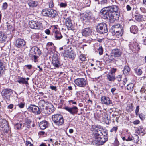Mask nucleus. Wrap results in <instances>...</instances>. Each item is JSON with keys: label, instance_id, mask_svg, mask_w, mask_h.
Segmentation results:
<instances>
[{"label": "nucleus", "instance_id": "40", "mask_svg": "<svg viewBox=\"0 0 146 146\" xmlns=\"http://www.w3.org/2000/svg\"><path fill=\"white\" fill-rule=\"evenodd\" d=\"M80 58L81 61H84L86 60V58L83 55H82L80 56Z\"/></svg>", "mask_w": 146, "mask_h": 146}, {"label": "nucleus", "instance_id": "17", "mask_svg": "<svg viewBox=\"0 0 146 146\" xmlns=\"http://www.w3.org/2000/svg\"><path fill=\"white\" fill-rule=\"evenodd\" d=\"M25 43L26 42L23 39L18 38L16 41L15 46L19 48H22L25 46Z\"/></svg>", "mask_w": 146, "mask_h": 146}, {"label": "nucleus", "instance_id": "55", "mask_svg": "<svg viewBox=\"0 0 146 146\" xmlns=\"http://www.w3.org/2000/svg\"><path fill=\"white\" fill-rule=\"evenodd\" d=\"M140 121L138 120H137L134 121L133 123L134 124H138L139 123Z\"/></svg>", "mask_w": 146, "mask_h": 146}, {"label": "nucleus", "instance_id": "2", "mask_svg": "<svg viewBox=\"0 0 146 146\" xmlns=\"http://www.w3.org/2000/svg\"><path fill=\"white\" fill-rule=\"evenodd\" d=\"M92 128L94 130L93 134L95 138L96 144L98 145H102L107 141V133L104 131L100 125H93Z\"/></svg>", "mask_w": 146, "mask_h": 146}, {"label": "nucleus", "instance_id": "23", "mask_svg": "<svg viewBox=\"0 0 146 146\" xmlns=\"http://www.w3.org/2000/svg\"><path fill=\"white\" fill-rule=\"evenodd\" d=\"M17 82L19 83L22 84H25L27 86V85H28L29 83L26 80V78L21 77H19L17 79Z\"/></svg>", "mask_w": 146, "mask_h": 146}, {"label": "nucleus", "instance_id": "14", "mask_svg": "<svg viewBox=\"0 0 146 146\" xmlns=\"http://www.w3.org/2000/svg\"><path fill=\"white\" fill-rule=\"evenodd\" d=\"M64 109L72 115L77 114L78 112V108L75 106H73V107H71L66 106L64 108Z\"/></svg>", "mask_w": 146, "mask_h": 146}, {"label": "nucleus", "instance_id": "60", "mask_svg": "<svg viewBox=\"0 0 146 146\" xmlns=\"http://www.w3.org/2000/svg\"><path fill=\"white\" fill-rule=\"evenodd\" d=\"M107 3V0H103L101 1V3L104 4Z\"/></svg>", "mask_w": 146, "mask_h": 146}, {"label": "nucleus", "instance_id": "32", "mask_svg": "<svg viewBox=\"0 0 146 146\" xmlns=\"http://www.w3.org/2000/svg\"><path fill=\"white\" fill-rule=\"evenodd\" d=\"M130 71V68L128 66H125L124 67L123 70V73L124 74L127 75V73H128Z\"/></svg>", "mask_w": 146, "mask_h": 146}, {"label": "nucleus", "instance_id": "63", "mask_svg": "<svg viewBox=\"0 0 146 146\" xmlns=\"http://www.w3.org/2000/svg\"><path fill=\"white\" fill-rule=\"evenodd\" d=\"M39 146H47L46 144L44 143H43L42 144H41Z\"/></svg>", "mask_w": 146, "mask_h": 146}, {"label": "nucleus", "instance_id": "18", "mask_svg": "<svg viewBox=\"0 0 146 146\" xmlns=\"http://www.w3.org/2000/svg\"><path fill=\"white\" fill-rule=\"evenodd\" d=\"M31 53L35 55L40 56L41 54V51L37 47L34 46L32 47L30 50Z\"/></svg>", "mask_w": 146, "mask_h": 146}, {"label": "nucleus", "instance_id": "35", "mask_svg": "<svg viewBox=\"0 0 146 146\" xmlns=\"http://www.w3.org/2000/svg\"><path fill=\"white\" fill-rule=\"evenodd\" d=\"M135 72L138 75H141L142 73V71L141 69L136 68L134 70Z\"/></svg>", "mask_w": 146, "mask_h": 146}, {"label": "nucleus", "instance_id": "36", "mask_svg": "<svg viewBox=\"0 0 146 146\" xmlns=\"http://www.w3.org/2000/svg\"><path fill=\"white\" fill-rule=\"evenodd\" d=\"M22 124L21 123H16L15 125V128L19 129L22 127Z\"/></svg>", "mask_w": 146, "mask_h": 146}, {"label": "nucleus", "instance_id": "34", "mask_svg": "<svg viewBox=\"0 0 146 146\" xmlns=\"http://www.w3.org/2000/svg\"><path fill=\"white\" fill-rule=\"evenodd\" d=\"M133 84L132 83H130L127 86V89L129 90H133Z\"/></svg>", "mask_w": 146, "mask_h": 146}, {"label": "nucleus", "instance_id": "21", "mask_svg": "<svg viewBox=\"0 0 146 146\" xmlns=\"http://www.w3.org/2000/svg\"><path fill=\"white\" fill-rule=\"evenodd\" d=\"M66 25L68 30H72L73 29L74 27L70 19L67 18L66 19Z\"/></svg>", "mask_w": 146, "mask_h": 146}, {"label": "nucleus", "instance_id": "56", "mask_svg": "<svg viewBox=\"0 0 146 146\" xmlns=\"http://www.w3.org/2000/svg\"><path fill=\"white\" fill-rule=\"evenodd\" d=\"M139 117H140V118L142 120H143L144 119V117L143 116V115L142 114H139Z\"/></svg>", "mask_w": 146, "mask_h": 146}, {"label": "nucleus", "instance_id": "30", "mask_svg": "<svg viewBox=\"0 0 146 146\" xmlns=\"http://www.w3.org/2000/svg\"><path fill=\"white\" fill-rule=\"evenodd\" d=\"M130 31L131 33L135 34L137 31V28L135 25H132L130 28Z\"/></svg>", "mask_w": 146, "mask_h": 146}, {"label": "nucleus", "instance_id": "19", "mask_svg": "<svg viewBox=\"0 0 146 146\" xmlns=\"http://www.w3.org/2000/svg\"><path fill=\"white\" fill-rule=\"evenodd\" d=\"M65 56L72 60L74 59L76 55L73 51L71 50L70 51L68 50L66 51H65Z\"/></svg>", "mask_w": 146, "mask_h": 146}, {"label": "nucleus", "instance_id": "13", "mask_svg": "<svg viewBox=\"0 0 146 146\" xmlns=\"http://www.w3.org/2000/svg\"><path fill=\"white\" fill-rule=\"evenodd\" d=\"M28 110L30 111L35 114L39 115L41 113V110L39 108L34 105H30L28 108Z\"/></svg>", "mask_w": 146, "mask_h": 146}, {"label": "nucleus", "instance_id": "15", "mask_svg": "<svg viewBox=\"0 0 146 146\" xmlns=\"http://www.w3.org/2000/svg\"><path fill=\"white\" fill-rule=\"evenodd\" d=\"M55 109L53 105L51 103H49L47 106H46L45 111V113H47L49 114L53 112L55 110Z\"/></svg>", "mask_w": 146, "mask_h": 146}, {"label": "nucleus", "instance_id": "62", "mask_svg": "<svg viewBox=\"0 0 146 146\" xmlns=\"http://www.w3.org/2000/svg\"><path fill=\"white\" fill-rule=\"evenodd\" d=\"M141 10L143 11L144 13H145L146 12V10L144 8H141Z\"/></svg>", "mask_w": 146, "mask_h": 146}, {"label": "nucleus", "instance_id": "24", "mask_svg": "<svg viewBox=\"0 0 146 146\" xmlns=\"http://www.w3.org/2000/svg\"><path fill=\"white\" fill-rule=\"evenodd\" d=\"M39 125L40 129L44 130L47 127L48 122L46 121H43L40 122Z\"/></svg>", "mask_w": 146, "mask_h": 146}, {"label": "nucleus", "instance_id": "31", "mask_svg": "<svg viewBox=\"0 0 146 146\" xmlns=\"http://www.w3.org/2000/svg\"><path fill=\"white\" fill-rule=\"evenodd\" d=\"M134 17L135 19L138 21H141L143 18V16L140 14L135 15Z\"/></svg>", "mask_w": 146, "mask_h": 146}, {"label": "nucleus", "instance_id": "58", "mask_svg": "<svg viewBox=\"0 0 146 146\" xmlns=\"http://www.w3.org/2000/svg\"><path fill=\"white\" fill-rule=\"evenodd\" d=\"M50 88L51 89H52V90H55V91L56 90V87L55 86H50Z\"/></svg>", "mask_w": 146, "mask_h": 146}, {"label": "nucleus", "instance_id": "27", "mask_svg": "<svg viewBox=\"0 0 146 146\" xmlns=\"http://www.w3.org/2000/svg\"><path fill=\"white\" fill-rule=\"evenodd\" d=\"M7 38L6 35L1 31H0V42H1L5 41Z\"/></svg>", "mask_w": 146, "mask_h": 146}, {"label": "nucleus", "instance_id": "64", "mask_svg": "<svg viewBox=\"0 0 146 146\" xmlns=\"http://www.w3.org/2000/svg\"><path fill=\"white\" fill-rule=\"evenodd\" d=\"M73 130L72 129H70L69 130V132L70 133H72L73 132Z\"/></svg>", "mask_w": 146, "mask_h": 146}, {"label": "nucleus", "instance_id": "11", "mask_svg": "<svg viewBox=\"0 0 146 146\" xmlns=\"http://www.w3.org/2000/svg\"><path fill=\"white\" fill-rule=\"evenodd\" d=\"M0 126L2 130L5 133H7L9 130V127L8 123L5 119H0Z\"/></svg>", "mask_w": 146, "mask_h": 146}, {"label": "nucleus", "instance_id": "38", "mask_svg": "<svg viewBox=\"0 0 146 146\" xmlns=\"http://www.w3.org/2000/svg\"><path fill=\"white\" fill-rule=\"evenodd\" d=\"M99 52V54L100 55H101L103 53V49L102 47L101 46L99 47V48L98 49Z\"/></svg>", "mask_w": 146, "mask_h": 146}, {"label": "nucleus", "instance_id": "46", "mask_svg": "<svg viewBox=\"0 0 146 146\" xmlns=\"http://www.w3.org/2000/svg\"><path fill=\"white\" fill-rule=\"evenodd\" d=\"M139 106H137L136 107V109L135 110V114L136 115H138V112L139 110Z\"/></svg>", "mask_w": 146, "mask_h": 146}, {"label": "nucleus", "instance_id": "59", "mask_svg": "<svg viewBox=\"0 0 146 146\" xmlns=\"http://www.w3.org/2000/svg\"><path fill=\"white\" fill-rule=\"evenodd\" d=\"M116 88H112L111 90V92L112 93H113L114 92Z\"/></svg>", "mask_w": 146, "mask_h": 146}, {"label": "nucleus", "instance_id": "28", "mask_svg": "<svg viewBox=\"0 0 146 146\" xmlns=\"http://www.w3.org/2000/svg\"><path fill=\"white\" fill-rule=\"evenodd\" d=\"M49 103L47 101H46L44 100H42L40 101L38 103L40 107H44L45 106H47Z\"/></svg>", "mask_w": 146, "mask_h": 146}, {"label": "nucleus", "instance_id": "3", "mask_svg": "<svg viewBox=\"0 0 146 146\" xmlns=\"http://www.w3.org/2000/svg\"><path fill=\"white\" fill-rule=\"evenodd\" d=\"M42 13L43 15L49 17L54 18L58 15V13L56 10L50 9H43Z\"/></svg>", "mask_w": 146, "mask_h": 146}, {"label": "nucleus", "instance_id": "29", "mask_svg": "<svg viewBox=\"0 0 146 146\" xmlns=\"http://www.w3.org/2000/svg\"><path fill=\"white\" fill-rule=\"evenodd\" d=\"M62 36L59 31H56L55 33V37L56 40H59L62 38Z\"/></svg>", "mask_w": 146, "mask_h": 146}, {"label": "nucleus", "instance_id": "47", "mask_svg": "<svg viewBox=\"0 0 146 146\" xmlns=\"http://www.w3.org/2000/svg\"><path fill=\"white\" fill-rule=\"evenodd\" d=\"M31 122L29 120H27V121H26L25 122V124L27 125V127H28L30 126V124L31 123Z\"/></svg>", "mask_w": 146, "mask_h": 146}, {"label": "nucleus", "instance_id": "50", "mask_svg": "<svg viewBox=\"0 0 146 146\" xmlns=\"http://www.w3.org/2000/svg\"><path fill=\"white\" fill-rule=\"evenodd\" d=\"M49 7L50 8H51L54 6L53 3L51 1L49 4Z\"/></svg>", "mask_w": 146, "mask_h": 146}, {"label": "nucleus", "instance_id": "4", "mask_svg": "<svg viewBox=\"0 0 146 146\" xmlns=\"http://www.w3.org/2000/svg\"><path fill=\"white\" fill-rule=\"evenodd\" d=\"M96 30L100 34L107 33L108 31L107 25L104 22L97 24L96 25Z\"/></svg>", "mask_w": 146, "mask_h": 146}, {"label": "nucleus", "instance_id": "33", "mask_svg": "<svg viewBox=\"0 0 146 146\" xmlns=\"http://www.w3.org/2000/svg\"><path fill=\"white\" fill-rule=\"evenodd\" d=\"M133 106L132 104H130L128 105L127 108V111L131 112L133 110Z\"/></svg>", "mask_w": 146, "mask_h": 146}, {"label": "nucleus", "instance_id": "8", "mask_svg": "<svg viewBox=\"0 0 146 146\" xmlns=\"http://www.w3.org/2000/svg\"><path fill=\"white\" fill-rule=\"evenodd\" d=\"M52 63L55 68H58L61 66L60 61L56 52L53 53L52 57Z\"/></svg>", "mask_w": 146, "mask_h": 146}, {"label": "nucleus", "instance_id": "54", "mask_svg": "<svg viewBox=\"0 0 146 146\" xmlns=\"http://www.w3.org/2000/svg\"><path fill=\"white\" fill-rule=\"evenodd\" d=\"M39 56H38L36 55H34L33 56V57H34V62H36L35 60L37 59V57H38Z\"/></svg>", "mask_w": 146, "mask_h": 146}, {"label": "nucleus", "instance_id": "41", "mask_svg": "<svg viewBox=\"0 0 146 146\" xmlns=\"http://www.w3.org/2000/svg\"><path fill=\"white\" fill-rule=\"evenodd\" d=\"M121 75H119L116 78H115V80H117L118 82H119L121 80Z\"/></svg>", "mask_w": 146, "mask_h": 146}, {"label": "nucleus", "instance_id": "53", "mask_svg": "<svg viewBox=\"0 0 146 146\" xmlns=\"http://www.w3.org/2000/svg\"><path fill=\"white\" fill-rule=\"evenodd\" d=\"M13 107V104H10L8 106V108L9 109H12Z\"/></svg>", "mask_w": 146, "mask_h": 146}, {"label": "nucleus", "instance_id": "51", "mask_svg": "<svg viewBox=\"0 0 146 146\" xmlns=\"http://www.w3.org/2000/svg\"><path fill=\"white\" fill-rule=\"evenodd\" d=\"M25 66L27 68L29 69H31L32 68V66L31 65H25Z\"/></svg>", "mask_w": 146, "mask_h": 146}, {"label": "nucleus", "instance_id": "7", "mask_svg": "<svg viewBox=\"0 0 146 146\" xmlns=\"http://www.w3.org/2000/svg\"><path fill=\"white\" fill-rule=\"evenodd\" d=\"M29 25L30 28L34 29H39L42 27V23L37 21H30L29 23Z\"/></svg>", "mask_w": 146, "mask_h": 146}, {"label": "nucleus", "instance_id": "61", "mask_svg": "<svg viewBox=\"0 0 146 146\" xmlns=\"http://www.w3.org/2000/svg\"><path fill=\"white\" fill-rule=\"evenodd\" d=\"M3 71V70L2 68H0V76L1 74L2 73Z\"/></svg>", "mask_w": 146, "mask_h": 146}, {"label": "nucleus", "instance_id": "45", "mask_svg": "<svg viewBox=\"0 0 146 146\" xmlns=\"http://www.w3.org/2000/svg\"><path fill=\"white\" fill-rule=\"evenodd\" d=\"M67 4L66 3H61L60 4V6L62 7H65L67 6Z\"/></svg>", "mask_w": 146, "mask_h": 146}, {"label": "nucleus", "instance_id": "1", "mask_svg": "<svg viewBox=\"0 0 146 146\" xmlns=\"http://www.w3.org/2000/svg\"><path fill=\"white\" fill-rule=\"evenodd\" d=\"M119 8L116 5H112L103 8L101 11L102 17L104 19L109 20L113 22L115 20L117 21L119 17Z\"/></svg>", "mask_w": 146, "mask_h": 146}, {"label": "nucleus", "instance_id": "48", "mask_svg": "<svg viewBox=\"0 0 146 146\" xmlns=\"http://www.w3.org/2000/svg\"><path fill=\"white\" fill-rule=\"evenodd\" d=\"M68 102L70 104H76L77 103L76 102H74L73 101V100H70L68 101Z\"/></svg>", "mask_w": 146, "mask_h": 146}, {"label": "nucleus", "instance_id": "22", "mask_svg": "<svg viewBox=\"0 0 146 146\" xmlns=\"http://www.w3.org/2000/svg\"><path fill=\"white\" fill-rule=\"evenodd\" d=\"M91 32V30L89 28H85L82 30V33L83 36H87L89 35Z\"/></svg>", "mask_w": 146, "mask_h": 146}, {"label": "nucleus", "instance_id": "16", "mask_svg": "<svg viewBox=\"0 0 146 146\" xmlns=\"http://www.w3.org/2000/svg\"><path fill=\"white\" fill-rule=\"evenodd\" d=\"M101 101L102 104L107 105H109L112 104L111 101L108 97L105 96L102 97L101 98Z\"/></svg>", "mask_w": 146, "mask_h": 146}, {"label": "nucleus", "instance_id": "39", "mask_svg": "<svg viewBox=\"0 0 146 146\" xmlns=\"http://www.w3.org/2000/svg\"><path fill=\"white\" fill-rule=\"evenodd\" d=\"M118 129V127H114L110 130V132H116Z\"/></svg>", "mask_w": 146, "mask_h": 146}, {"label": "nucleus", "instance_id": "12", "mask_svg": "<svg viewBox=\"0 0 146 146\" xmlns=\"http://www.w3.org/2000/svg\"><path fill=\"white\" fill-rule=\"evenodd\" d=\"M74 83L76 85L80 87H84L87 85V83L84 78H78L74 80Z\"/></svg>", "mask_w": 146, "mask_h": 146}, {"label": "nucleus", "instance_id": "9", "mask_svg": "<svg viewBox=\"0 0 146 146\" xmlns=\"http://www.w3.org/2000/svg\"><path fill=\"white\" fill-rule=\"evenodd\" d=\"M12 93L13 92L12 90L6 89H4L2 91L1 94L3 98L5 100H10V96Z\"/></svg>", "mask_w": 146, "mask_h": 146}, {"label": "nucleus", "instance_id": "6", "mask_svg": "<svg viewBox=\"0 0 146 146\" xmlns=\"http://www.w3.org/2000/svg\"><path fill=\"white\" fill-rule=\"evenodd\" d=\"M52 119L54 123L58 125H62L64 123L63 117L61 114H56L52 116Z\"/></svg>", "mask_w": 146, "mask_h": 146}, {"label": "nucleus", "instance_id": "20", "mask_svg": "<svg viewBox=\"0 0 146 146\" xmlns=\"http://www.w3.org/2000/svg\"><path fill=\"white\" fill-rule=\"evenodd\" d=\"M92 13L90 12L83 14L81 17V19L85 22L88 21L91 18Z\"/></svg>", "mask_w": 146, "mask_h": 146}, {"label": "nucleus", "instance_id": "57", "mask_svg": "<svg viewBox=\"0 0 146 146\" xmlns=\"http://www.w3.org/2000/svg\"><path fill=\"white\" fill-rule=\"evenodd\" d=\"M45 33L47 34H49L50 33V31L49 29H47L45 31Z\"/></svg>", "mask_w": 146, "mask_h": 146}, {"label": "nucleus", "instance_id": "42", "mask_svg": "<svg viewBox=\"0 0 146 146\" xmlns=\"http://www.w3.org/2000/svg\"><path fill=\"white\" fill-rule=\"evenodd\" d=\"M25 144L27 146H33V144H31V143L28 141H26Z\"/></svg>", "mask_w": 146, "mask_h": 146}, {"label": "nucleus", "instance_id": "49", "mask_svg": "<svg viewBox=\"0 0 146 146\" xmlns=\"http://www.w3.org/2000/svg\"><path fill=\"white\" fill-rule=\"evenodd\" d=\"M133 139V137H130V136H129L128 137V138L126 139V141H130L132 140Z\"/></svg>", "mask_w": 146, "mask_h": 146}, {"label": "nucleus", "instance_id": "10", "mask_svg": "<svg viewBox=\"0 0 146 146\" xmlns=\"http://www.w3.org/2000/svg\"><path fill=\"white\" fill-rule=\"evenodd\" d=\"M111 54V55L109 56L108 57L110 60H112L114 59L113 56L114 57H119L121 55L122 52L120 50L116 48L112 50Z\"/></svg>", "mask_w": 146, "mask_h": 146}, {"label": "nucleus", "instance_id": "52", "mask_svg": "<svg viewBox=\"0 0 146 146\" xmlns=\"http://www.w3.org/2000/svg\"><path fill=\"white\" fill-rule=\"evenodd\" d=\"M126 8L128 11H130L131 9V7L129 5H127L126 6Z\"/></svg>", "mask_w": 146, "mask_h": 146}, {"label": "nucleus", "instance_id": "43", "mask_svg": "<svg viewBox=\"0 0 146 146\" xmlns=\"http://www.w3.org/2000/svg\"><path fill=\"white\" fill-rule=\"evenodd\" d=\"M140 92L141 93H144L146 94V87L143 88L142 87L140 90Z\"/></svg>", "mask_w": 146, "mask_h": 146}, {"label": "nucleus", "instance_id": "25", "mask_svg": "<svg viewBox=\"0 0 146 146\" xmlns=\"http://www.w3.org/2000/svg\"><path fill=\"white\" fill-rule=\"evenodd\" d=\"M27 3L29 6L32 8L35 7L37 5V2L31 0H29L27 1Z\"/></svg>", "mask_w": 146, "mask_h": 146}, {"label": "nucleus", "instance_id": "26", "mask_svg": "<svg viewBox=\"0 0 146 146\" xmlns=\"http://www.w3.org/2000/svg\"><path fill=\"white\" fill-rule=\"evenodd\" d=\"M107 77L108 79L110 81H114L115 80V77L113 75L112 72L109 73V74L107 75Z\"/></svg>", "mask_w": 146, "mask_h": 146}, {"label": "nucleus", "instance_id": "5", "mask_svg": "<svg viewBox=\"0 0 146 146\" xmlns=\"http://www.w3.org/2000/svg\"><path fill=\"white\" fill-rule=\"evenodd\" d=\"M119 24H116L113 26L111 29V32L116 36H121L123 33V31L121 27Z\"/></svg>", "mask_w": 146, "mask_h": 146}, {"label": "nucleus", "instance_id": "37", "mask_svg": "<svg viewBox=\"0 0 146 146\" xmlns=\"http://www.w3.org/2000/svg\"><path fill=\"white\" fill-rule=\"evenodd\" d=\"M8 4L7 3L5 2L2 5V10H5L8 7Z\"/></svg>", "mask_w": 146, "mask_h": 146}, {"label": "nucleus", "instance_id": "44", "mask_svg": "<svg viewBox=\"0 0 146 146\" xmlns=\"http://www.w3.org/2000/svg\"><path fill=\"white\" fill-rule=\"evenodd\" d=\"M17 106H18L20 108H22L24 107L25 106V104L24 103H21L19 104H18V105H17Z\"/></svg>", "mask_w": 146, "mask_h": 146}]
</instances>
